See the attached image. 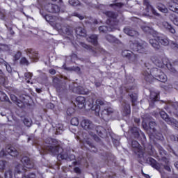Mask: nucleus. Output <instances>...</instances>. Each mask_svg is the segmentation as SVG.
<instances>
[{
    "mask_svg": "<svg viewBox=\"0 0 178 178\" xmlns=\"http://www.w3.org/2000/svg\"><path fill=\"white\" fill-rule=\"evenodd\" d=\"M53 83L57 90V92H58L60 98H66L67 97V86L70 90H72L76 94H87V89H85L83 86L76 87L74 83H70V81H63V79L58 78V76L54 78Z\"/></svg>",
    "mask_w": 178,
    "mask_h": 178,
    "instance_id": "f257e3e1",
    "label": "nucleus"
},
{
    "mask_svg": "<svg viewBox=\"0 0 178 178\" xmlns=\"http://www.w3.org/2000/svg\"><path fill=\"white\" fill-rule=\"evenodd\" d=\"M44 143L48 145L45 146L42 150H39L41 155L49 152L51 155H57L58 159H67L69 156L67 152L60 147V143L56 139L47 138L45 139Z\"/></svg>",
    "mask_w": 178,
    "mask_h": 178,
    "instance_id": "f03ea898",
    "label": "nucleus"
},
{
    "mask_svg": "<svg viewBox=\"0 0 178 178\" xmlns=\"http://www.w3.org/2000/svg\"><path fill=\"white\" fill-rule=\"evenodd\" d=\"M152 60L156 66L158 67H166L172 73H177V71L175 67H173V65L170 62H169V59L165 58H162L159 56H154L152 57Z\"/></svg>",
    "mask_w": 178,
    "mask_h": 178,
    "instance_id": "7ed1b4c3",
    "label": "nucleus"
},
{
    "mask_svg": "<svg viewBox=\"0 0 178 178\" xmlns=\"http://www.w3.org/2000/svg\"><path fill=\"white\" fill-rule=\"evenodd\" d=\"M94 97L90 96L88 97L86 101V105H88L89 108L94 111L95 115L96 116H99V111H101V108L106 105V102L102 99H97L96 100V104L94 105Z\"/></svg>",
    "mask_w": 178,
    "mask_h": 178,
    "instance_id": "20e7f679",
    "label": "nucleus"
},
{
    "mask_svg": "<svg viewBox=\"0 0 178 178\" xmlns=\"http://www.w3.org/2000/svg\"><path fill=\"white\" fill-rule=\"evenodd\" d=\"M160 161L163 163H158L157 161L153 158H149V162L150 163L151 166H152V168H154L156 170H161V169L162 166H163V165H168V164L170 163L169 162V159H168V158H166L165 156L161 157Z\"/></svg>",
    "mask_w": 178,
    "mask_h": 178,
    "instance_id": "39448f33",
    "label": "nucleus"
},
{
    "mask_svg": "<svg viewBox=\"0 0 178 178\" xmlns=\"http://www.w3.org/2000/svg\"><path fill=\"white\" fill-rule=\"evenodd\" d=\"M160 116L168 123V124H170L172 126L175 130H178V122L176 120V119L173 118H170L169 115L166 113L165 111H160Z\"/></svg>",
    "mask_w": 178,
    "mask_h": 178,
    "instance_id": "423d86ee",
    "label": "nucleus"
},
{
    "mask_svg": "<svg viewBox=\"0 0 178 178\" xmlns=\"http://www.w3.org/2000/svg\"><path fill=\"white\" fill-rule=\"evenodd\" d=\"M131 48L133 49V51H135V52H138L139 54H145V55L148 54L146 43H132L131 44Z\"/></svg>",
    "mask_w": 178,
    "mask_h": 178,
    "instance_id": "0eeeda50",
    "label": "nucleus"
},
{
    "mask_svg": "<svg viewBox=\"0 0 178 178\" xmlns=\"http://www.w3.org/2000/svg\"><path fill=\"white\" fill-rule=\"evenodd\" d=\"M26 170L24 167H23V165L19 164L15 167V178H36L35 177V174L34 173H31L28 175L27 176L26 175H20V173Z\"/></svg>",
    "mask_w": 178,
    "mask_h": 178,
    "instance_id": "6e6552de",
    "label": "nucleus"
},
{
    "mask_svg": "<svg viewBox=\"0 0 178 178\" xmlns=\"http://www.w3.org/2000/svg\"><path fill=\"white\" fill-rule=\"evenodd\" d=\"M105 106H106V105H104L99 110V115L97 116H99L104 119V120H109V115L113 113V109L111 108H106Z\"/></svg>",
    "mask_w": 178,
    "mask_h": 178,
    "instance_id": "1a4fd4ad",
    "label": "nucleus"
},
{
    "mask_svg": "<svg viewBox=\"0 0 178 178\" xmlns=\"http://www.w3.org/2000/svg\"><path fill=\"white\" fill-rule=\"evenodd\" d=\"M25 52L32 62H38V59H40L38 51H35L34 49H25Z\"/></svg>",
    "mask_w": 178,
    "mask_h": 178,
    "instance_id": "9d476101",
    "label": "nucleus"
},
{
    "mask_svg": "<svg viewBox=\"0 0 178 178\" xmlns=\"http://www.w3.org/2000/svg\"><path fill=\"white\" fill-rule=\"evenodd\" d=\"M44 9L49 13H59V12H60V8H59V6H58V5L49 3L44 6Z\"/></svg>",
    "mask_w": 178,
    "mask_h": 178,
    "instance_id": "9b49d317",
    "label": "nucleus"
},
{
    "mask_svg": "<svg viewBox=\"0 0 178 178\" xmlns=\"http://www.w3.org/2000/svg\"><path fill=\"white\" fill-rule=\"evenodd\" d=\"M81 127L84 129V130H92V129L95 127V126L92 123V121L88 119L83 120L81 122Z\"/></svg>",
    "mask_w": 178,
    "mask_h": 178,
    "instance_id": "f8f14e48",
    "label": "nucleus"
},
{
    "mask_svg": "<svg viewBox=\"0 0 178 178\" xmlns=\"http://www.w3.org/2000/svg\"><path fill=\"white\" fill-rule=\"evenodd\" d=\"M153 37L154 38L149 40V43L154 49H161V44H159V40H158L159 33H157V35Z\"/></svg>",
    "mask_w": 178,
    "mask_h": 178,
    "instance_id": "ddd939ff",
    "label": "nucleus"
},
{
    "mask_svg": "<svg viewBox=\"0 0 178 178\" xmlns=\"http://www.w3.org/2000/svg\"><path fill=\"white\" fill-rule=\"evenodd\" d=\"M156 101H159V92L155 91L150 92V97H149V106H154V103L156 102Z\"/></svg>",
    "mask_w": 178,
    "mask_h": 178,
    "instance_id": "4468645a",
    "label": "nucleus"
},
{
    "mask_svg": "<svg viewBox=\"0 0 178 178\" xmlns=\"http://www.w3.org/2000/svg\"><path fill=\"white\" fill-rule=\"evenodd\" d=\"M124 33L127 34V35H129V37H138L139 35L138 32L130 26L124 28Z\"/></svg>",
    "mask_w": 178,
    "mask_h": 178,
    "instance_id": "2eb2a0df",
    "label": "nucleus"
},
{
    "mask_svg": "<svg viewBox=\"0 0 178 178\" xmlns=\"http://www.w3.org/2000/svg\"><path fill=\"white\" fill-rule=\"evenodd\" d=\"M21 161L24 163L23 168L24 169H33L34 168V163L30 160V159L27 156H24L22 159Z\"/></svg>",
    "mask_w": 178,
    "mask_h": 178,
    "instance_id": "dca6fc26",
    "label": "nucleus"
},
{
    "mask_svg": "<svg viewBox=\"0 0 178 178\" xmlns=\"http://www.w3.org/2000/svg\"><path fill=\"white\" fill-rule=\"evenodd\" d=\"M143 76L147 83H152L154 80H155V78L152 73V70H149V68H148V71L146 70L143 72Z\"/></svg>",
    "mask_w": 178,
    "mask_h": 178,
    "instance_id": "f3484780",
    "label": "nucleus"
},
{
    "mask_svg": "<svg viewBox=\"0 0 178 178\" xmlns=\"http://www.w3.org/2000/svg\"><path fill=\"white\" fill-rule=\"evenodd\" d=\"M76 104L78 108H79V109H83V108H86V97H81V96L77 97L76 99Z\"/></svg>",
    "mask_w": 178,
    "mask_h": 178,
    "instance_id": "a211bd4d",
    "label": "nucleus"
},
{
    "mask_svg": "<svg viewBox=\"0 0 178 178\" xmlns=\"http://www.w3.org/2000/svg\"><path fill=\"white\" fill-rule=\"evenodd\" d=\"M116 27L112 26V22H111V25L108 26H101L99 27V33H106L108 31H115Z\"/></svg>",
    "mask_w": 178,
    "mask_h": 178,
    "instance_id": "6ab92c4d",
    "label": "nucleus"
},
{
    "mask_svg": "<svg viewBox=\"0 0 178 178\" xmlns=\"http://www.w3.org/2000/svg\"><path fill=\"white\" fill-rule=\"evenodd\" d=\"M152 74L154 77V80H158L160 76L165 77V73L162 72V70L158 68L152 69Z\"/></svg>",
    "mask_w": 178,
    "mask_h": 178,
    "instance_id": "aec40b11",
    "label": "nucleus"
},
{
    "mask_svg": "<svg viewBox=\"0 0 178 178\" xmlns=\"http://www.w3.org/2000/svg\"><path fill=\"white\" fill-rule=\"evenodd\" d=\"M141 29L144 33L146 34H150L153 37H155V35H158V32L152 29V28L147 26H142Z\"/></svg>",
    "mask_w": 178,
    "mask_h": 178,
    "instance_id": "412c9836",
    "label": "nucleus"
},
{
    "mask_svg": "<svg viewBox=\"0 0 178 178\" xmlns=\"http://www.w3.org/2000/svg\"><path fill=\"white\" fill-rule=\"evenodd\" d=\"M96 131L98 136H99V137H102V138H106V137L108 136L106 129H105V128L102 127V126L97 127Z\"/></svg>",
    "mask_w": 178,
    "mask_h": 178,
    "instance_id": "4be33fe9",
    "label": "nucleus"
},
{
    "mask_svg": "<svg viewBox=\"0 0 178 178\" xmlns=\"http://www.w3.org/2000/svg\"><path fill=\"white\" fill-rule=\"evenodd\" d=\"M157 40L159 41L160 44L161 45H164V47H168L169 45V38L166 37L165 35H161L159 33V36H157Z\"/></svg>",
    "mask_w": 178,
    "mask_h": 178,
    "instance_id": "5701e85b",
    "label": "nucleus"
},
{
    "mask_svg": "<svg viewBox=\"0 0 178 178\" xmlns=\"http://www.w3.org/2000/svg\"><path fill=\"white\" fill-rule=\"evenodd\" d=\"M6 151L7 154L10 155V156H14V158L19 155V152L13 147H7Z\"/></svg>",
    "mask_w": 178,
    "mask_h": 178,
    "instance_id": "b1692460",
    "label": "nucleus"
},
{
    "mask_svg": "<svg viewBox=\"0 0 178 178\" xmlns=\"http://www.w3.org/2000/svg\"><path fill=\"white\" fill-rule=\"evenodd\" d=\"M122 106H123V115L124 116H129L130 115L131 111L130 108V104H128L126 102H123L122 103Z\"/></svg>",
    "mask_w": 178,
    "mask_h": 178,
    "instance_id": "393cba45",
    "label": "nucleus"
},
{
    "mask_svg": "<svg viewBox=\"0 0 178 178\" xmlns=\"http://www.w3.org/2000/svg\"><path fill=\"white\" fill-rule=\"evenodd\" d=\"M79 44L81 45V47H82V48H84L87 51H89V52H91L92 54V55H95V54H97V49H95L84 42H80Z\"/></svg>",
    "mask_w": 178,
    "mask_h": 178,
    "instance_id": "a878e982",
    "label": "nucleus"
},
{
    "mask_svg": "<svg viewBox=\"0 0 178 178\" xmlns=\"http://www.w3.org/2000/svg\"><path fill=\"white\" fill-rule=\"evenodd\" d=\"M87 41L95 46L98 45V35H91L87 38Z\"/></svg>",
    "mask_w": 178,
    "mask_h": 178,
    "instance_id": "bb28decb",
    "label": "nucleus"
},
{
    "mask_svg": "<svg viewBox=\"0 0 178 178\" xmlns=\"http://www.w3.org/2000/svg\"><path fill=\"white\" fill-rule=\"evenodd\" d=\"M40 14L42 15V16H43L45 20L49 23H55V22H56L58 19V17H56L42 14V11H40Z\"/></svg>",
    "mask_w": 178,
    "mask_h": 178,
    "instance_id": "cd10ccee",
    "label": "nucleus"
},
{
    "mask_svg": "<svg viewBox=\"0 0 178 178\" xmlns=\"http://www.w3.org/2000/svg\"><path fill=\"white\" fill-rule=\"evenodd\" d=\"M144 5L146 6L145 10L146 12H147V13H149V12H152L154 15H156V16H158V13L155 12V10H154V8H152V6H151V4H149V3L147 1V0H145Z\"/></svg>",
    "mask_w": 178,
    "mask_h": 178,
    "instance_id": "c85d7f7f",
    "label": "nucleus"
},
{
    "mask_svg": "<svg viewBox=\"0 0 178 178\" xmlns=\"http://www.w3.org/2000/svg\"><path fill=\"white\" fill-rule=\"evenodd\" d=\"M162 26L163 27H164V29H166V30H168V31H170V33H171L172 34H175L176 33V30L175 29V28H173V26H172L167 22H163Z\"/></svg>",
    "mask_w": 178,
    "mask_h": 178,
    "instance_id": "c756f323",
    "label": "nucleus"
},
{
    "mask_svg": "<svg viewBox=\"0 0 178 178\" xmlns=\"http://www.w3.org/2000/svg\"><path fill=\"white\" fill-rule=\"evenodd\" d=\"M76 34L80 37H86L87 31L83 27H78L76 29Z\"/></svg>",
    "mask_w": 178,
    "mask_h": 178,
    "instance_id": "7c9ffc66",
    "label": "nucleus"
},
{
    "mask_svg": "<svg viewBox=\"0 0 178 178\" xmlns=\"http://www.w3.org/2000/svg\"><path fill=\"white\" fill-rule=\"evenodd\" d=\"M129 132L132 134L134 138H138V137H140V130L137 127L131 128Z\"/></svg>",
    "mask_w": 178,
    "mask_h": 178,
    "instance_id": "2f4dec72",
    "label": "nucleus"
},
{
    "mask_svg": "<svg viewBox=\"0 0 178 178\" xmlns=\"http://www.w3.org/2000/svg\"><path fill=\"white\" fill-rule=\"evenodd\" d=\"M168 7H169L170 10H171L172 12L178 13V8H177V4H176V3H175V2L169 3Z\"/></svg>",
    "mask_w": 178,
    "mask_h": 178,
    "instance_id": "473e14b6",
    "label": "nucleus"
},
{
    "mask_svg": "<svg viewBox=\"0 0 178 178\" xmlns=\"http://www.w3.org/2000/svg\"><path fill=\"white\" fill-rule=\"evenodd\" d=\"M0 101H1V102H10V101H9V97H8V95H6L5 94V92L0 91Z\"/></svg>",
    "mask_w": 178,
    "mask_h": 178,
    "instance_id": "72a5a7b5",
    "label": "nucleus"
},
{
    "mask_svg": "<svg viewBox=\"0 0 178 178\" xmlns=\"http://www.w3.org/2000/svg\"><path fill=\"white\" fill-rule=\"evenodd\" d=\"M105 38L106 41H108V42H110L111 44H113L114 42H116L118 40L115 36L112 35H106Z\"/></svg>",
    "mask_w": 178,
    "mask_h": 178,
    "instance_id": "f704fd0d",
    "label": "nucleus"
},
{
    "mask_svg": "<svg viewBox=\"0 0 178 178\" xmlns=\"http://www.w3.org/2000/svg\"><path fill=\"white\" fill-rule=\"evenodd\" d=\"M106 16L110 19H116L118 17V14L113 11H106L105 13Z\"/></svg>",
    "mask_w": 178,
    "mask_h": 178,
    "instance_id": "c9c22d12",
    "label": "nucleus"
},
{
    "mask_svg": "<svg viewBox=\"0 0 178 178\" xmlns=\"http://www.w3.org/2000/svg\"><path fill=\"white\" fill-rule=\"evenodd\" d=\"M156 8L160 12H162V13H168V8L162 3L157 4Z\"/></svg>",
    "mask_w": 178,
    "mask_h": 178,
    "instance_id": "e433bc0d",
    "label": "nucleus"
},
{
    "mask_svg": "<svg viewBox=\"0 0 178 178\" xmlns=\"http://www.w3.org/2000/svg\"><path fill=\"white\" fill-rule=\"evenodd\" d=\"M110 8H112L114 10H118V9H120L122 6H123V3H111L109 5Z\"/></svg>",
    "mask_w": 178,
    "mask_h": 178,
    "instance_id": "4c0bfd02",
    "label": "nucleus"
},
{
    "mask_svg": "<svg viewBox=\"0 0 178 178\" xmlns=\"http://www.w3.org/2000/svg\"><path fill=\"white\" fill-rule=\"evenodd\" d=\"M132 52L133 51L130 50H124L122 52V56H123V58H126L127 59H129Z\"/></svg>",
    "mask_w": 178,
    "mask_h": 178,
    "instance_id": "58836bf2",
    "label": "nucleus"
},
{
    "mask_svg": "<svg viewBox=\"0 0 178 178\" xmlns=\"http://www.w3.org/2000/svg\"><path fill=\"white\" fill-rule=\"evenodd\" d=\"M155 126H156V122L155 121L149 122V127L152 133H155Z\"/></svg>",
    "mask_w": 178,
    "mask_h": 178,
    "instance_id": "ea45409f",
    "label": "nucleus"
},
{
    "mask_svg": "<svg viewBox=\"0 0 178 178\" xmlns=\"http://www.w3.org/2000/svg\"><path fill=\"white\" fill-rule=\"evenodd\" d=\"M131 147L132 148H134L136 151H137L138 149H140V143H138V142L136 140H132Z\"/></svg>",
    "mask_w": 178,
    "mask_h": 178,
    "instance_id": "a19ab883",
    "label": "nucleus"
},
{
    "mask_svg": "<svg viewBox=\"0 0 178 178\" xmlns=\"http://www.w3.org/2000/svg\"><path fill=\"white\" fill-rule=\"evenodd\" d=\"M144 151H151V153H149V154L152 155L154 154V152L155 151V149L152 145H148L147 147H145Z\"/></svg>",
    "mask_w": 178,
    "mask_h": 178,
    "instance_id": "79ce46f5",
    "label": "nucleus"
},
{
    "mask_svg": "<svg viewBox=\"0 0 178 178\" xmlns=\"http://www.w3.org/2000/svg\"><path fill=\"white\" fill-rule=\"evenodd\" d=\"M19 63L21 65H24V66H29L30 65L29 60H27L26 57H22L19 61Z\"/></svg>",
    "mask_w": 178,
    "mask_h": 178,
    "instance_id": "37998d69",
    "label": "nucleus"
},
{
    "mask_svg": "<svg viewBox=\"0 0 178 178\" xmlns=\"http://www.w3.org/2000/svg\"><path fill=\"white\" fill-rule=\"evenodd\" d=\"M137 58H138V56L134 53H133L132 51L128 60H130V62H137Z\"/></svg>",
    "mask_w": 178,
    "mask_h": 178,
    "instance_id": "c03bdc74",
    "label": "nucleus"
},
{
    "mask_svg": "<svg viewBox=\"0 0 178 178\" xmlns=\"http://www.w3.org/2000/svg\"><path fill=\"white\" fill-rule=\"evenodd\" d=\"M143 122H152V117L149 114H145L143 117Z\"/></svg>",
    "mask_w": 178,
    "mask_h": 178,
    "instance_id": "a18cd8bd",
    "label": "nucleus"
},
{
    "mask_svg": "<svg viewBox=\"0 0 178 178\" xmlns=\"http://www.w3.org/2000/svg\"><path fill=\"white\" fill-rule=\"evenodd\" d=\"M129 97L131 98L132 105H135L136 102H137V95L131 93V95H129Z\"/></svg>",
    "mask_w": 178,
    "mask_h": 178,
    "instance_id": "49530a36",
    "label": "nucleus"
},
{
    "mask_svg": "<svg viewBox=\"0 0 178 178\" xmlns=\"http://www.w3.org/2000/svg\"><path fill=\"white\" fill-rule=\"evenodd\" d=\"M23 122H24V124L26 126V127H31V123H33V122L31 121V119L30 118H24Z\"/></svg>",
    "mask_w": 178,
    "mask_h": 178,
    "instance_id": "de8ad7c7",
    "label": "nucleus"
},
{
    "mask_svg": "<svg viewBox=\"0 0 178 178\" xmlns=\"http://www.w3.org/2000/svg\"><path fill=\"white\" fill-rule=\"evenodd\" d=\"M69 3L71 6H79L80 1L79 0H69Z\"/></svg>",
    "mask_w": 178,
    "mask_h": 178,
    "instance_id": "09e8293b",
    "label": "nucleus"
},
{
    "mask_svg": "<svg viewBox=\"0 0 178 178\" xmlns=\"http://www.w3.org/2000/svg\"><path fill=\"white\" fill-rule=\"evenodd\" d=\"M157 148L159 151L160 155H161L162 156L166 155V151H165V149H163V147H162V146L158 145Z\"/></svg>",
    "mask_w": 178,
    "mask_h": 178,
    "instance_id": "8fccbe9b",
    "label": "nucleus"
},
{
    "mask_svg": "<svg viewBox=\"0 0 178 178\" xmlns=\"http://www.w3.org/2000/svg\"><path fill=\"white\" fill-rule=\"evenodd\" d=\"M56 130L57 133H58V134H62V132H60V131H63V125L62 124H58L56 127Z\"/></svg>",
    "mask_w": 178,
    "mask_h": 178,
    "instance_id": "3c124183",
    "label": "nucleus"
},
{
    "mask_svg": "<svg viewBox=\"0 0 178 178\" xmlns=\"http://www.w3.org/2000/svg\"><path fill=\"white\" fill-rule=\"evenodd\" d=\"M24 77L26 78V83H30V80H31V77H33V74L30 73V72H26L24 74Z\"/></svg>",
    "mask_w": 178,
    "mask_h": 178,
    "instance_id": "603ef678",
    "label": "nucleus"
},
{
    "mask_svg": "<svg viewBox=\"0 0 178 178\" xmlns=\"http://www.w3.org/2000/svg\"><path fill=\"white\" fill-rule=\"evenodd\" d=\"M4 177L5 178H13V172H12V170H9L6 171L4 175Z\"/></svg>",
    "mask_w": 178,
    "mask_h": 178,
    "instance_id": "864d4df0",
    "label": "nucleus"
},
{
    "mask_svg": "<svg viewBox=\"0 0 178 178\" xmlns=\"http://www.w3.org/2000/svg\"><path fill=\"white\" fill-rule=\"evenodd\" d=\"M71 124L72 126H79V118H72Z\"/></svg>",
    "mask_w": 178,
    "mask_h": 178,
    "instance_id": "5fc2aeb1",
    "label": "nucleus"
},
{
    "mask_svg": "<svg viewBox=\"0 0 178 178\" xmlns=\"http://www.w3.org/2000/svg\"><path fill=\"white\" fill-rule=\"evenodd\" d=\"M126 80L127 84H133V83H134V78L131 76H127Z\"/></svg>",
    "mask_w": 178,
    "mask_h": 178,
    "instance_id": "6e6d98bb",
    "label": "nucleus"
},
{
    "mask_svg": "<svg viewBox=\"0 0 178 178\" xmlns=\"http://www.w3.org/2000/svg\"><path fill=\"white\" fill-rule=\"evenodd\" d=\"M6 167V161H0V172H2Z\"/></svg>",
    "mask_w": 178,
    "mask_h": 178,
    "instance_id": "4d7b16f0",
    "label": "nucleus"
},
{
    "mask_svg": "<svg viewBox=\"0 0 178 178\" xmlns=\"http://www.w3.org/2000/svg\"><path fill=\"white\" fill-rule=\"evenodd\" d=\"M136 151V155L138 156V158H143V156H144V152H143L142 149H138Z\"/></svg>",
    "mask_w": 178,
    "mask_h": 178,
    "instance_id": "13d9d810",
    "label": "nucleus"
},
{
    "mask_svg": "<svg viewBox=\"0 0 178 178\" xmlns=\"http://www.w3.org/2000/svg\"><path fill=\"white\" fill-rule=\"evenodd\" d=\"M158 81H161V83H166L168 81V76H166V74H165V76H160L159 79H157Z\"/></svg>",
    "mask_w": 178,
    "mask_h": 178,
    "instance_id": "bf43d9fd",
    "label": "nucleus"
},
{
    "mask_svg": "<svg viewBox=\"0 0 178 178\" xmlns=\"http://www.w3.org/2000/svg\"><path fill=\"white\" fill-rule=\"evenodd\" d=\"M22 57V52L17 51L14 56V60H19Z\"/></svg>",
    "mask_w": 178,
    "mask_h": 178,
    "instance_id": "052dcab7",
    "label": "nucleus"
},
{
    "mask_svg": "<svg viewBox=\"0 0 178 178\" xmlns=\"http://www.w3.org/2000/svg\"><path fill=\"white\" fill-rule=\"evenodd\" d=\"M164 169L167 170V172H172V168H170V163L168 164L163 165Z\"/></svg>",
    "mask_w": 178,
    "mask_h": 178,
    "instance_id": "680f3d73",
    "label": "nucleus"
},
{
    "mask_svg": "<svg viewBox=\"0 0 178 178\" xmlns=\"http://www.w3.org/2000/svg\"><path fill=\"white\" fill-rule=\"evenodd\" d=\"M62 31L65 33V34H70V31L69 29V28L66 27V26H63L61 28Z\"/></svg>",
    "mask_w": 178,
    "mask_h": 178,
    "instance_id": "e2e57ef3",
    "label": "nucleus"
},
{
    "mask_svg": "<svg viewBox=\"0 0 178 178\" xmlns=\"http://www.w3.org/2000/svg\"><path fill=\"white\" fill-rule=\"evenodd\" d=\"M10 99H11V101H13V102H15V104H16V102H17V101L19 100L17 99V97H16V95H10Z\"/></svg>",
    "mask_w": 178,
    "mask_h": 178,
    "instance_id": "0e129e2a",
    "label": "nucleus"
},
{
    "mask_svg": "<svg viewBox=\"0 0 178 178\" xmlns=\"http://www.w3.org/2000/svg\"><path fill=\"white\" fill-rule=\"evenodd\" d=\"M16 105H17V106H19V108H23V106H24V104H23V102H22L21 100H17V102H15Z\"/></svg>",
    "mask_w": 178,
    "mask_h": 178,
    "instance_id": "69168bd1",
    "label": "nucleus"
},
{
    "mask_svg": "<svg viewBox=\"0 0 178 178\" xmlns=\"http://www.w3.org/2000/svg\"><path fill=\"white\" fill-rule=\"evenodd\" d=\"M113 143L114 145H115V147L119 146L120 144V142L119 141V140H117L115 138H113Z\"/></svg>",
    "mask_w": 178,
    "mask_h": 178,
    "instance_id": "338daca9",
    "label": "nucleus"
},
{
    "mask_svg": "<svg viewBox=\"0 0 178 178\" xmlns=\"http://www.w3.org/2000/svg\"><path fill=\"white\" fill-rule=\"evenodd\" d=\"M173 23L175 26H178V17H175L174 18Z\"/></svg>",
    "mask_w": 178,
    "mask_h": 178,
    "instance_id": "774afa93",
    "label": "nucleus"
}]
</instances>
